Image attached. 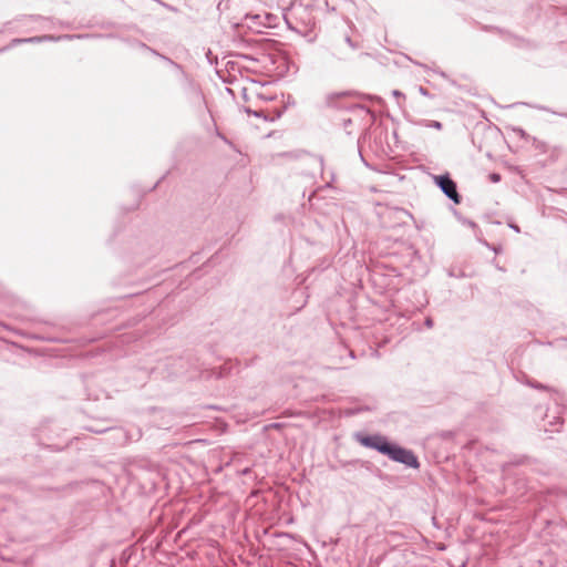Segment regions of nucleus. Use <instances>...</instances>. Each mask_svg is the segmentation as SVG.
Instances as JSON below:
<instances>
[{"mask_svg": "<svg viewBox=\"0 0 567 567\" xmlns=\"http://www.w3.org/2000/svg\"><path fill=\"white\" fill-rule=\"evenodd\" d=\"M489 178H491V181H492L493 183H497V182H499L501 176H499L498 174H495V173H494V174H491V175H489Z\"/></svg>", "mask_w": 567, "mask_h": 567, "instance_id": "nucleus-4", "label": "nucleus"}, {"mask_svg": "<svg viewBox=\"0 0 567 567\" xmlns=\"http://www.w3.org/2000/svg\"><path fill=\"white\" fill-rule=\"evenodd\" d=\"M434 181L447 197H450L455 204H460L461 196L456 190V184L447 175L435 176Z\"/></svg>", "mask_w": 567, "mask_h": 567, "instance_id": "nucleus-2", "label": "nucleus"}, {"mask_svg": "<svg viewBox=\"0 0 567 567\" xmlns=\"http://www.w3.org/2000/svg\"><path fill=\"white\" fill-rule=\"evenodd\" d=\"M384 454L389 455L392 460L401 462L405 465L412 467L419 466V462L415 455L411 451L404 450L402 447L390 444L389 450L385 451Z\"/></svg>", "mask_w": 567, "mask_h": 567, "instance_id": "nucleus-1", "label": "nucleus"}, {"mask_svg": "<svg viewBox=\"0 0 567 567\" xmlns=\"http://www.w3.org/2000/svg\"><path fill=\"white\" fill-rule=\"evenodd\" d=\"M361 443L365 446L373 447L383 454L389 450L390 446V443L386 441V439L380 435L363 437Z\"/></svg>", "mask_w": 567, "mask_h": 567, "instance_id": "nucleus-3", "label": "nucleus"}]
</instances>
